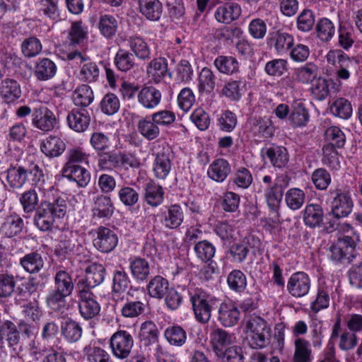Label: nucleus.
I'll return each mask as SVG.
<instances>
[{"mask_svg":"<svg viewBox=\"0 0 362 362\" xmlns=\"http://www.w3.org/2000/svg\"><path fill=\"white\" fill-rule=\"evenodd\" d=\"M68 205L63 198L53 202L42 201L35 211L33 223L41 231H51L57 220L63 218L67 213Z\"/></svg>","mask_w":362,"mask_h":362,"instance_id":"obj_1","label":"nucleus"},{"mask_svg":"<svg viewBox=\"0 0 362 362\" xmlns=\"http://www.w3.org/2000/svg\"><path fill=\"white\" fill-rule=\"evenodd\" d=\"M74 290V283L71 275L66 270L57 271L54 276V287L47 293L45 302L49 308L60 311L66 304V298Z\"/></svg>","mask_w":362,"mask_h":362,"instance_id":"obj_2","label":"nucleus"},{"mask_svg":"<svg viewBox=\"0 0 362 362\" xmlns=\"http://www.w3.org/2000/svg\"><path fill=\"white\" fill-rule=\"evenodd\" d=\"M98 167L106 171L128 170L140 167L139 160L133 154L121 151H110L98 154Z\"/></svg>","mask_w":362,"mask_h":362,"instance_id":"obj_3","label":"nucleus"},{"mask_svg":"<svg viewBox=\"0 0 362 362\" xmlns=\"http://www.w3.org/2000/svg\"><path fill=\"white\" fill-rule=\"evenodd\" d=\"M245 329L254 348H263L269 343L272 328L263 317L252 315L245 318Z\"/></svg>","mask_w":362,"mask_h":362,"instance_id":"obj_4","label":"nucleus"},{"mask_svg":"<svg viewBox=\"0 0 362 362\" xmlns=\"http://www.w3.org/2000/svg\"><path fill=\"white\" fill-rule=\"evenodd\" d=\"M190 301L196 319L202 323L209 321L211 312L218 307V303L216 298L201 290L191 295Z\"/></svg>","mask_w":362,"mask_h":362,"instance_id":"obj_5","label":"nucleus"},{"mask_svg":"<svg viewBox=\"0 0 362 362\" xmlns=\"http://www.w3.org/2000/svg\"><path fill=\"white\" fill-rule=\"evenodd\" d=\"M356 242L349 235L339 237L329 247V257L335 262L349 264L356 257Z\"/></svg>","mask_w":362,"mask_h":362,"instance_id":"obj_6","label":"nucleus"},{"mask_svg":"<svg viewBox=\"0 0 362 362\" xmlns=\"http://www.w3.org/2000/svg\"><path fill=\"white\" fill-rule=\"evenodd\" d=\"M264 195L269 207L274 211L279 209L283 197L284 189L288 186V182L284 175L278 176L273 182L272 177L265 175L263 177Z\"/></svg>","mask_w":362,"mask_h":362,"instance_id":"obj_7","label":"nucleus"},{"mask_svg":"<svg viewBox=\"0 0 362 362\" xmlns=\"http://www.w3.org/2000/svg\"><path fill=\"white\" fill-rule=\"evenodd\" d=\"M134 346V339L130 333L126 330H118L110 339V346L114 356L119 359L127 358Z\"/></svg>","mask_w":362,"mask_h":362,"instance_id":"obj_8","label":"nucleus"},{"mask_svg":"<svg viewBox=\"0 0 362 362\" xmlns=\"http://www.w3.org/2000/svg\"><path fill=\"white\" fill-rule=\"evenodd\" d=\"M32 124L44 132L52 130L57 124L54 114L45 106L35 108L32 112Z\"/></svg>","mask_w":362,"mask_h":362,"instance_id":"obj_9","label":"nucleus"},{"mask_svg":"<svg viewBox=\"0 0 362 362\" xmlns=\"http://www.w3.org/2000/svg\"><path fill=\"white\" fill-rule=\"evenodd\" d=\"M97 236L93 240L94 247L102 252H110L117 245L118 238L116 233L108 228L100 226L96 230Z\"/></svg>","mask_w":362,"mask_h":362,"instance_id":"obj_10","label":"nucleus"},{"mask_svg":"<svg viewBox=\"0 0 362 362\" xmlns=\"http://www.w3.org/2000/svg\"><path fill=\"white\" fill-rule=\"evenodd\" d=\"M310 288V279L307 274L298 272L293 274L287 283V290L293 297L305 296Z\"/></svg>","mask_w":362,"mask_h":362,"instance_id":"obj_11","label":"nucleus"},{"mask_svg":"<svg viewBox=\"0 0 362 362\" xmlns=\"http://www.w3.org/2000/svg\"><path fill=\"white\" fill-rule=\"evenodd\" d=\"M326 59L328 64L334 66L335 68L358 71V62L354 58L349 57L341 49L329 50L326 55Z\"/></svg>","mask_w":362,"mask_h":362,"instance_id":"obj_12","label":"nucleus"},{"mask_svg":"<svg viewBox=\"0 0 362 362\" xmlns=\"http://www.w3.org/2000/svg\"><path fill=\"white\" fill-rule=\"evenodd\" d=\"M293 35L281 30L270 33L269 37L267 39V44L274 47L279 54L287 53L293 45Z\"/></svg>","mask_w":362,"mask_h":362,"instance_id":"obj_13","label":"nucleus"},{"mask_svg":"<svg viewBox=\"0 0 362 362\" xmlns=\"http://www.w3.org/2000/svg\"><path fill=\"white\" fill-rule=\"evenodd\" d=\"M129 269L133 279L136 283H143L148 280L150 275L149 262L140 257H132L129 259Z\"/></svg>","mask_w":362,"mask_h":362,"instance_id":"obj_14","label":"nucleus"},{"mask_svg":"<svg viewBox=\"0 0 362 362\" xmlns=\"http://www.w3.org/2000/svg\"><path fill=\"white\" fill-rule=\"evenodd\" d=\"M0 96L7 103L15 102L21 96V85L11 78H0Z\"/></svg>","mask_w":362,"mask_h":362,"instance_id":"obj_15","label":"nucleus"},{"mask_svg":"<svg viewBox=\"0 0 362 362\" xmlns=\"http://www.w3.org/2000/svg\"><path fill=\"white\" fill-rule=\"evenodd\" d=\"M62 175L70 181L75 182L78 187H86L90 180V173L81 165L65 164L62 169Z\"/></svg>","mask_w":362,"mask_h":362,"instance_id":"obj_16","label":"nucleus"},{"mask_svg":"<svg viewBox=\"0 0 362 362\" xmlns=\"http://www.w3.org/2000/svg\"><path fill=\"white\" fill-rule=\"evenodd\" d=\"M353 202L345 192H337L332 202L331 213L336 218L346 217L352 211Z\"/></svg>","mask_w":362,"mask_h":362,"instance_id":"obj_17","label":"nucleus"},{"mask_svg":"<svg viewBox=\"0 0 362 362\" xmlns=\"http://www.w3.org/2000/svg\"><path fill=\"white\" fill-rule=\"evenodd\" d=\"M28 170L21 165H11L6 170V181L11 191L19 190L28 180Z\"/></svg>","mask_w":362,"mask_h":362,"instance_id":"obj_18","label":"nucleus"},{"mask_svg":"<svg viewBox=\"0 0 362 362\" xmlns=\"http://www.w3.org/2000/svg\"><path fill=\"white\" fill-rule=\"evenodd\" d=\"M170 150L168 146L163 147L161 151L156 153L153 163V172L158 179H165L171 169L170 158Z\"/></svg>","mask_w":362,"mask_h":362,"instance_id":"obj_19","label":"nucleus"},{"mask_svg":"<svg viewBox=\"0 0 362 362\" xmlns=\"http://www.w3.org/2000/svg\"><path fill=\"white\" fill-rule=\"evenodd\" d=\"M90 121V115L84 109H73L66 116L68 126L76 132H83L86 130Z\"/></svg>","mask_w":362,"mask_h":362,"instance_id":"obj_20","label":"nucleus"},{"mask_svg":"<svg viewBox=\"0 0 362 362\" xmlns=\"http://www.w3.org/2000/svg\"><path fill=\"white\" fill-rule=\"evenodd\" d=\"M141 14L151 21H158L163 13V6L160 0H139Z\"/></svg>","mask_w":362,"mask_h":362,"instance_id":"obj_21","label":"nucleus"},{"mask_svg":"<svg viewBox=\"0 0 362 362\" xmlns=\"http://www.w3.org/2000/svg\"><path fill=\"white\" fill-rule=\"evenodd\" d=\"M23 269L30 274L40 273L45 266V259L41 253L33 251L25 254L19 260Z\"/></svg>","mask_w":362,"mask_h":362,"instance_id":"obj_22","label":"nucleus"},{"mask_svg":"<svg viewBox=\"0 0 362 362\" xmlns=\"http://www.w3.org/2000/svg\"><path fill=\"white\" fill-rule=\"evenodd\" d=\"M144 201L152 207L160 205L164 199L163 187L155 181L151 180L144 185Z\"/></svg>","mask_w":362,"mask_h":362,"instance_id":"obj_23","label":"nucleus"},{"mask_svg":"<svg viewBox=\"0 0 362 362\" xmlns=\"http://www.w3.org/2000/svg\"><path fill=\"white\" fill-rule=\"evenodd\" d=\"M139 103L146 109H154L161 100V93L153 86H145L137 95Z\"/></svg>","mask_w":362,"mask_h":362,"instance_id":"obj_24","label":"nucleus"},{"mask_svg":"<svg viewBox=\"0 0 362 362\" xmlns=\"http://www.w3.org/2000/svg\"><path fill=\"white\" fill-rule=\"evenodd\" d=\"M324 218L322 206L317 204H308L303 211V221L306 226L315 228L321 226Z\"/></svg>","mask_w":362,"mask_h":362,"instance_id":"obj_25","label":"nucleus"},{"mask_svg":"<svg viewBox=\"0 0 362 362\" xmlns=\"http://www.w3.org/2000/svg\"><path fill=\"white\" fill-rule=\"evenodd\" d=\"M114 206L111 199L105 195H98L93 199V216L98 218H109L113 214Z\"/></svg>","mask_w":362,"mask_h":362,"instance_id":"obj_26","label":"nucleus"},{"mask_svg":"<svg viewBox=\"0 0 362 362\" xmlns=\"http://www.w3.org/2000/svg\"><path fill=\"white\" fill-rule=\"evenodd\" d=\"M218 319L223 326L233 327L240 319V311L233 304L221 303L218 308Z\"/></svg>","mask_w":362,"mask_h":362,"instance_id":"obj_27","label":"nucleus"},{"mask_svg":"<svg viewBox=\"0 0 362 362\" xmlns=\"http://www.w3.org/2000/svg\"><path fill=\"white\" fill-rule=\"evenodd\" d=\"M66 149V144L59 138L49 136L40 144L41 151L48 158H55L62 155Z\"/></svg>","mask_w":362,"mask_h":362,"instance_id":"obj_28","label":"nucleus"},{"mask_svg":"<svg viewBox=\"0 0 362 362\" xmlns=\"http://www.w3.org/2000/svg\"><path fill=\"white\" fill-rule=\"evenodd\" d=\"M241 15V8L238 4L228 3L219 6L215 12L216 19L222 23H230Z\"/></svg>","mask_w":362,"mask_h":362,"instance_id":"obj_29","label":"nucleus"},{"mask_svg":"<svg viewBox=\"0 0 362 362\" xmlns=\"http://www.w3.org/2000/svg\"><path fill=\"white\" fill-rule=\"evenodd\" d=\"M184 220V211L179 204H172L164 214L163 224L168 228H177Z\"/></svg>","mask_w":362,"mask_h":362,"instance_id":"obj_30","label":"nucleus"},{"mask_svg":"<svg viewBox=\"0 0 362 362\" xmlns=\"http://www.w3.org/2000/svg\"><path fill=\"white\" fill-rule=\"evenodd\" d=\"M211 341L217 355L221 356L223 351L232 343V336L226 331L216 328L211 333Z\"/></svg>","mask_w":362,"mask_h":362,"instance_id":"obj_31","label":"nucleus"},{"mask_svg":"<svg viewBox=\"0 0 362 362\" xmlns=\"http://www.w3.org/2000/svg\"><path fill=\"white\" fill-rule=\"evenodd\" d=\"M216 69L223 74L233 75L239 72V62L232 56L220 55L214 61Z\"/></svg>","mask_w":362,"mask_h":362,"instance_id":"obj_32","label":"nucleus"},{"mask_svg":"<svg viewBox=\"0 0 362 362\" xmlns=\"http://www.w3.org/2000/svg\"><path fill=\"white\" fill-rule=\"evenodd\" d=\"M264 153L274 167L284 168L288 162V153L284 146H272L265 148Z\"/></svg>","mask_w":362,"mask_h":362,"instance_id":"obj_33","label":"nucleus"},{"mask_svg":"<svg viewBox=\"0 0 362 362\" xmlns=\"http://www.w3.org/2000/svg\"><path fill=\"white\" fill-rule=\"evenodd\" d=\"M147 74L158 83L167 75L171 78L172 74L168 71V62L165 58L153 59L147 66Z\"/></svg>","mask_w":362,"mask_h":362,"instance_id":"obj_34","label":"nucleus"},{"mask_svg":"<svg viewBox=\"0 0 362 362\" xmlns=\"http://www.w3.org/2000/svg\"><path fill=\"white\" fill-rule=\"evenodd\" d=\"M230 172L228 162L223 158H218L209 165L207 174L212 180L221 182L226 180Z\"/></svg>","mask_w":362,"mask_h":362,"instance_id":"obj_35","label":"nucleus"},{"mask_svg":"<svg viewBox=\"0 0 362 362\" xmlns=\"http://www.w3.org/2000/svg\"><path fill=\"white\" fill-rule=\"evenodd\" d=\"M56 73V64L48 58L39 59L35 66L34 74L39 81L49 80L55 76Z\"/></svg>","mask_w":362,"mask_h":362,"instance_id":"obj_36","label":"nucleus"},{"mask_svg":"<svg viewBox=\"0 0 362 362\" xmlns=\"http://www.w3.org/2000/svg\"><path fill=\"white\" fill-rule=\"evenodd\" d=\"M159 330L154 322L146 321L141 325L139 338L144 346L156 344L158 341Z\"/></svg>","mask_w":362,"mask_h":362,"instance_id":"obj_37","label":"nucleus"},{"mask_svg":"<svg viewBox=\"0 0 362 362\" xmlns=\"http://www.w3.org/2000/svg\"><path fill=\"white\" fill-rule=\"evenodd\" d=\"M61 334L66 341L74 343L81 339L82 327L76 321L69 319L62 323Z\"/></svg>","mask_w":362,"mask_h":362,"instance_id":"obj_38","label":"nucleus"},{"mask_svg":"<svg viewBox=\"0 0 362 362\" xmlns=\"http://www.w3.org/2000/svg\"><path fill=\"white\" fill-rule=\"evenodd\" d=\"M293 362H312V349L310 342L303 338L294 341Z\"/></svg>","mask_w":362,"mask_h":362,"instance_id":"obj_39","label":"nucleus"},{"mask_svg":"<svg viewBox=\"0 0 362 362\" xmlns=\"http://www.w3.org/2000/svg\"><path fill=\"white\" fill-rule=\"evenodd\" d=\"M170 288L168 281L159 275L151 279L147 286L149 296L157 299L163 298Z\"/></svg>","mask_w":362,"mask_h":362,"instance_id":"obj_40","label":"nucleus"},{"mask_svg":"<svg viewBox=\"0 0 362 362\" xmlns=\"http://www.w3.org/2000/svg\"><path fill=\"white\" fill-rule=\"evenodd\" d=\"M78 309L84 319L90 320L99 314L100 306L95 300V296H93L78 300Z\"/></svg>","mask_w":362,"mask_h":362,"instance_id":"obj_41","label":"nucleus"},{"mask_svg":"<svg viewBox=\"0 0 362 362\" xmlns=\"http://www.w3.org/2000/svg\"><path fill=\"white\" fill-rule=\"evenodd\" d=\"M129 283V278L127 272L123 269L115 271L112 286V295L113 300H117V299L119 298V295L126 291Z\"/></svg>","mask_w":362,"mask_h":362,"instance_id":"obj_42","label":"nucleus"},{"mask_svg":"<svg viewBox=\"0 0 362 362\" xmlns=\"http://www.w3.org/2000/svg\"><path fill=\"white\" fill-rule=\"evenodd\" d=\"M128 45L135 56L141 60L151 58V49L147 42L139 36H132L128 40Z\"/></svg>","mask_w":362,"mask_h":362,"instance_id":"obj_43","label":"nucleus"},{"mask_svg":"<svg viewBox=\"0 0 362 362\" xmlns=\"http://www.w3.org/2000/svg\"><path fill=\"white\" fill-rule=\"evenodd\" d=\"M137 128L139 134L148 141H152L160 135V129L151 116L141 119L138 122Z\"/></svg>","mask_w":362,"mask_h":362,"instance_id":"obj_44","label":"nucleus"},{"mask_svg":"<svg viewBox=\"0 0 362 362\" xmlns=\"http://www.w3.org/2000/svg\"><path fill=\"white\" fill-rule=\"evenodd\" d=\"M317 37L322 42H329L335 34L334 23L327 18H322L315 25Z\"/></svg>","mask_w":362,"mask_h":362,"instance_id":"obj_45","label":"nucleus"},{"mask_svg":"<svg viewBox=\"0 0 362 362\" xmlns=\"http://www.w3.org/2000/svg\"><path fill=\"white\" fill-rule=\"evenodd\" d=\"M98 28L103 36L107 39H112L117 31V20L111 15L101 16L98 23Z\"/></svg>","mask_w":362,"mask_h":362,"instance_id":"obj_46","label":"nucleus"},{"mask_svg":"<svg viewBox=\"0 0 362 362\" xmlns=\"http://www.w3.org/2000/svg\"><path fill=\"white\" fill-rule=\"evenodd\" d=\"M19 202L25 214H33L37 209L39 204L37 193L35 189H30L22 193L19 197Z\"/></svg>","mask_w":362,"mask_h":362,"instance_id":"obj_47","label":"nucleus"},{"mask_svg":"<svg viewBox=\"0 0 362 362\" xmlns=\"http://www.w3.org/2000/svg\"><path fill=\"white\" fill-rule=\"evenodd\" d=\"M318 68L313 63H307L294 71L296 80L302 83H312L316 79Z\"/></svg>","mask_w":362,"mask_h":362,"instance_id":"obj_48","label":"nucleus"},{"mask_svg":"<svg viewBox=\"0 0 362 362\" xmlns=\"http://www.w3.org/2000/svg\"><path fill=\"white\" fill-rule=\"evenodd\" d=\"M72 98L75 105L86 107L93 102V92L90 86L83 84L74 90Z\"/></svg>","mask_w":362,"mask_h":362,"instance_id":"obj_49","label":"nucleus"},{"mask_svg":"<svg viewBox=\"0 0 362 362\" xmlns=\"http://www.w3.org/2000/svg\"><path fill=\"white\" fill-rule=\"evenodd\" d=\"M86 279L94 288L102 284L105 279V268L100 264L93 263L85 270Z\"/></svg>","mask_w":362,"mask_h":362,"instance_id":"obj_50","label":"nucleus"},{"mask_svg":"<svg viewBox=\"0 0 362 362\" xmlns=\"http://www.w3.org/2000/svg\"><path fill=\"white\" fill-rule=\"evenodd\" d=\"M354 28L346 23H339L338 28V43L345 50H349L354 43Z\"/></svg>","mask_w":362,"mask_h":362,"instance_id":"obj_51","label":"nucleus"},{"mask_svg":"<svg viewBox=\"0 0 362 362\" xmlns=\"http://www.w3.org/2000/svg\"><path fill=\"white\" fill-rule=\"evenodd\" d=\"M2 340L4 339L10 347L16 346L20 342V333L16 325L11 321H6L0 327Z\"/></svg>","mask_w":362,"mask_h":362,"instance_id":"obj_52","label":"nucleus"},{"mask_svg":"<svg viewBox=\"0 0 362 362\" xmlns=\"http://www.w3.org/2000/svg\"><path fill=\"white\" fill-rule=\"evenodd\" d=\"M244 87V81L239 80H229L225 83L222 90L221 95L226 97L232 101H238L241 98L242 88Z\"/></svg>","mask_w":362,"mask_h":362,"instance_id":"obj_53","label":"nucleus"},{"mask_svg":"<svg viewBox=\"0 0 362 362\" xmlns=\"http://www.w3.org/2000/svg\"><path fill=\"white\" fill-rule=\"evenodd\" d=\"M330 111L334 116L346 119L352 115V106L348 100L339 98L331 104Z\"/></svg>","mask_w":362,"mask_h":362,"instance_id":"obj_54","label":"nucleus"},{"mask_svg":"<svg viewBox=\"0 0 362 362\" xmlns=\"http://www.w3.org/2000/svg\"><path fill=\"white\" fill-rule=\"evenodd\" d=\"M216 86V77L212 71L204 67L202 69L199 76V92L211 93Z\"/></svg>","mask_w":362,"mask_h":362,"instance_id":"obj_55","label":"nucleus"},{"mask_svg":"<svg viewBox=\"0 0 362 362\" xmlns=\"http://www.w3.org/2000/svg\"><path fill=\"white\" fill-rule=\"evenodd\" d=\"M305 194L304 192L298 188L290 189L285 195L286 205L292 210H297L301 208L305 203Z\"/></svg>","mask_w":362,"mask_h":362,"instance_id":"obj_56","label":"nucleus"},{"mask_svg":"<svg viewBox=\"0 0 362 362\" xmlns=\"http://www.w3.org/2000/svg\"><path fill=\"white\" fill-rule=\"evenodd\" d=\"M83 352L86 356L88 362H109L110 356L103 349L99 346H86Z\"/></svg>","mask_w":362,"mask_h":362,"instance_id":"obj_57","label":"nucleus"},{"mask_svg":"<svg viewBox=\"0 0 362 362\" xmlns=\"http://www.w3.org/2000/svg\"><path fill=\"white\" fill-rule=\"evenodd\" d=\"M197 257L202 262H208L214 257L215 246L207 240L198 242L194 247Z\"/></svg>","mask_w":362,"mask_h":362,"instance_id":"obj_58","label":"nucleus"},{"mask_svg":"<svg viewBox=\"0 0 362 362\" xmlns=\"http://www.w3.org/2000/svg\"><path fill=\"white\" fill-rule=\"evenodd\" d=\"M114 62L117 68L122 71L130 70L135 64L133 54L124 49L117 51Z\"/></svg>","mask_w":362,"mask_h":362,"instance_id":"obj_59","label":"nucleus"},{"mask_svg":"<svg viewBox=\"0 0 362 362\" xmlns=\"http://www.w3.org/2000/svg\"><path fill=\"white\" fill-rule=\"evenodd\" d=\"M165 337L168 341L175 346H182L187 339L185 331L180 326L168 327L165 331Z\"/></svg>","mask_w":362,"mask_h":362,"instance_id":"obj_60","label":"nucleus"},{"mask_svg":"<svg viewBox=\"0 0 362 362\" xmlns=\"http://www.w3.org/2000/svg\"><path fill=\"white\" fill-rule=\"evenodd\" d=\"M325 139L328 144L337 148H342L346 142V137L344 132L336 126H332L327 129L325 133Z\"/></svg>","mask_w":362,"mask_h":362,"instance_id":"obj_61","label":"nucleus"},{"mask_svg":"<svg viewBox=\"0 0 362 362\" xmlns=\"http://www.w3.org/2000/svg\"><path fill=\"white\" fill-rule=\"evenodd\" d=\"M87 35V31L81 21L72 23L69 32L68 40L70 45L74 46L81 44Z\"/></svg>","mask_w":362,"mask_h":362,"instance_id":"obj_62","label":"nucleus"},{"mask_svg":"<svg viewBox=\"0 0 362 362\" xmlns=\"http://www.w3.org/2000/svg\"><path fill=\"white\" fill-rule=\"evenodd\" d=\"M227 282L230 289L242 292L247 286L246 276L240 270L235 269L228 274Z\"/></svg>","mask_w":362,"mask_h":362,"instance_id":"obj_63","label":"nucleus"},{"mask_svg":"<svg viewBox=\"0 0 362 362\" xmlns=\"http://www.w3.org/2000/svg\"><path fill=\"white\" fill-rule=\"evenodd\" d=\"M308 111L301 105L296 106L289 116L291 124L294 127H304L309 120Z\"/></svg>","mask_w":362,"mask_h":362,"instance_id":"obj_64","label":"nucleus"}]
</instances>
